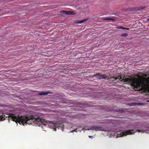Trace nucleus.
<instances>
[{"instance_id":"f257e3e1","label":"nucleus","mask_w":149,"mask_h":149,"mask_svg":"<svg viewBox=\"0 0 149 149\" xmlns=\"http://www.w3.org/2000/svg\"><path fill=\"white\" fill-rule=\"evenodd\" d=\"M9 118H11L12 121H15L16 123L17 122L20 124L26 123L29 125L40 126L44 129V127H49L51 129H54L56 131V122H43V120L39 117L35 118L33 116H16L15 114H10L9 115Z\"/></svg>"},{"instance_id":"f03ea898","label":"nucleus","mask_w":149,"mask_h":149,"mask_svg":"<svg viewBox=\"0 0 149 149\" xmlns=\"http://www.w3.org/2000/svg\"><path fill=\"white\" fill-rule=\"evenodd\" d=\"M125 82H128L130 83L131 85L133 86L134 88L138 89L141 86V83L137 81L136 79L132 78H127L124 81Z\"/></svg>"},{"instance_id":"7ed1b4c3","label":"nucleus","mask_w":149,"mask_h":149,"mask_svg":"<svg viewBox=\"0 0 149 149\" xmlns=\"http://www.w3.org/2000/svg\"><path fill=\"white\" fill-rule=\"evenodd\" d=\"M133 131L134 130H128L125 131L124 132L118 134L117 135V137L126 136L128 134H134L135 133V132H134Z\"/></svg>"},{"instance_id":"20e7f679","label":"nucleus","mask_w":149,"mask_h":149,"mask_svg":"<svg viewBox=\"0 0 149 149\" xmlns=\"http://www.w3.org/2000/svg\"><path fill=\"white\" fill-rule=\"evenodd\" d=\"M86 130H95L96 131H102V128L100 126H93L91 127L90 129H86Z\"/></svg>"},{"instance_id":"39448f33","label":"nucleus","mask_w":149,"mask_h":149,"mask_svg":"<svg viewBox=\"0 0 149 149\" xmlns=\"http://www.w3.org/2000/svg\"><path fill=\"white\" fill-rule=\"evenodd\" d=\"M93 76L100 79H105L107 78V76L105 74L100 73L95 74Z\"/></svg>"},{"instance_id":"423d86ee","label":"nucleus","mask_w":149,"mask_h":149,"mask_svg":"<svg viewBox=\"0 0 149 149\" xmlns=\"http://www.w3.org/2000/svg\"><path fill=\"white\" fill-rule=\"evenodd\" d=\"M56 128H58V129H59L60 128H61V129H62V130H63V129H64V125L62 123H59V122H56Z\"/></svg>"},{"instance_id":"0eeeda50","label":"nucleus","mask_w":149,"mask_h":149,"mask_svg":"<svg viewBox=\"0 0 149 149\" xmlns=\"http://www.w3.org/2000/svg\"><path fill=\"white\" fill-rule=\"evenodd\" d=\"M61 13L66 15H74V13L73 11H70L62 10Z\"/></svg>"},{"instance_id":"6e6552de","label":"nucleus","mask_w":149,"mask_h":149,"mask_svg":"<svg viewBox=\"0 0 149 149\" xmlns=\"http://www.w3.org/2000/svg\"><path fill=\"white\" fill-rule=\"evenodd\" d=\"M53 92L50 91H46V92H42L40 93H38V94L39 95H46L48 94H53Z\"/></svg>"},{"instance_id":"1a4fd4ad","label":"nucleus","mask_w":149,"mask_h":149,"mask_svg":"<svg viewBox=\"0 0 149 149\" xmlns=\"http://www.w3.org/2000/svg\"><path fill=\"white\" fill-rule=\"evenodd\" d=\"M88 19V18L84 19L82 20H78L77 21V23H82L84 22H85L86 21L87 19Z\"/></svg>"},{"instance_id":"9d476101","label":"nucleus","mask_w":149,"mask_h":149,"mask_svg":"<svg viewBox=\"0 0 149 149\" xmlns=\"http://www.w3.org/2000/svg\"><path fill=\"white\" fill-rule=\"evenodd\" d=\"M104 19L105 20H112L113 21H114V19L112 18L109 17H105Z\"/></svg>"},{"instance_id":"9b49d317","label":"nucleus","mask_w":149,"mask_h":149,"mask_svg":"<svg viewBox=\"0 0 149 149\" xmlns=\"http://www.w3.org/2000/svg\"><path fill=\"white\" fill-rule=\"evenodd\" d=\"M128 36V34L127 33H125L123 34H121V36L123 37H126Z\"/></svg>"},{"instance_id":"f8f14e48","label":"nucleus","mask_w":149,"mask_h":149,"mask_svg":"<svg viewBox=\"0 0 149 149\" xmlns=\"http://www.w3.org/2000/svg\"><path fill=\"white\" fill-rule=\"evenodd\" d=\"M136 131L139 132H145V131L144 130H139L138 129L136 130Z\"/></svg>"},{"instance_id":"ddd939ff","label":"nucleus","mask_w":149,"mask_h":149,"mask_svg":"<svg viewBox=\"0 0 149 149\" xmlns=\"http://www.w3.org/2000/svg\"><path fill=\"white\" fill-rule=\"evenodd\" d=\"M4 116L5 115H1V118H0V120L1 119V120H2L3 119V120H4V119L3 118H4Z\"/></svg>"},{"instance_id":"4468645a","label":"nucleus","mask_w":149,"mask_h":149,"mask_svg":"<svg viewBox=\"0 0 149 149\" xmlns=\"http://www.w3.org/2000/svg\"><path fill=\"white\" fill-rule=\"evenodd\" d=\"M118 112L120 113H123L124 112V111L123 110H118Z\"/></svg>"},{"instance_id":"2eb2a0df","label":"nucleus","mask_w":149,"mask_h":149,"mask_svg":"<svg viewBox=\"0 0 149 149\" xmlns=\"http://www.w3.org/2000/svg\"><path fill=\"white\" fill-rule=\"evenodd\" d=\"M77 130V128H76L75 129H74L72 131H71L70 132H77V131H76V130Z\"/></svg>"},{"instance_id":"dca6fc26","label":"nucleus","mask_w":149,"mask_h":149,"mask_svg":"<svg viewBox=\"0 0 149 149\" xmlns=\"http://www.w3.org/2000/svg\"><path fill=\"white\" fill-rule=\"evenodd\" d=\"M122 26H118L117 28L118 29H121Z\"/></svg>"},{"instance_id":"f3484780","label":"nucleus","mask_w":149,"mask_h":149,"mask_svg":"<svg viewBox=\"0 0 149 149\" xmlns=\"http://www.w3.org/2000/svg\"><path fill=\"white\" fill-rule=\"evenodd\" d=\"M125 29V27H123L122 26L121 29Z\"/></svg>"},{"instance_id":"a211bd4d","label":"nucleus","mask_w":149,"mask_h":149,"mask_svg":"<svg viewBox=\"0 0 149 149\" xmlns=\"http://www.w3.org/2000/svg\"><path fill=\"white\" fill-rule=\"evenodd\" d=\"M125 29L128 30L129 29V28H125Z\"/></svg>"},{"instance_id":"6ab92c4d","label":"nucleus","mask_w":149,"mask_h":149,"mask_svg":"<svg viewBox=\"0 0 149 149\" xmlns=\"http://www.w3.org/2000/svg\"><path fill=\"white\" fill-rule=\"evenodd\" d=\"M93 137V136H88V137L89 138H91V137Z\"/></svg>"},{"instance_id":"aec40b11","label":"nucleus","mask_w":149,"mask_h":149,"mask_svg":"<svg viewBox=\"0 0 149 149\" xmlns=\"http://www.w3.org/2000/svg\"><path fill=\"white\" fill-rule=\"evenodd\" d=\"M118 79V78H117V77H116V78H115V80H117V79Z\"/></svg>"},{"instance_id":"412c9836","label":"nucleus","mask_w":149,"mask_h":149,"mask_svg":"<svg viewBox=\"0 0 149 149\" xmlns=\"http://www.w3.org/2000/svg\"><path fill=\"white\" fill-rule=\"evenodd\" d=\"M121 79H122V77H120L119 79L120 80Z\"/></svg>"},{"instance_id":"4be33fe9","label":"nucleus","mask_w":149,"mask_h":149,"mask_svg":"<svg viewBox=\"0 0 149 149\" xmlns=\"http://www.w3.org/2000/svg\"><path fill=\"white\" fill-rule=\"evenodd\" d=\"M147 20L148 21H149V18H147Z\"/></svg>"},{"instance_id":"5701e85b","label":"nucleus","mask_w":149,"mask_h":149,"mask_svg":"<svg viewBox=\"0 0 149 149\" xmlns=\"http://www.w3.org/2000/svg\"><path fill=\"white\" fill-rule=\"evenodd\" d=\"M84 128H82V130H83Z\"/></svg>"}]
</instances>
